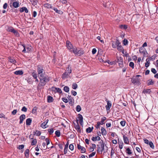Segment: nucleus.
Listing matches in <instances>:
<instances>
[{
	"label": "nucleus",
	"mask_w": 158,
	"mask_h": 158,
	"mask_svg": "<svg viewBox=\"0 0 158 158\" xmlns=\"http://www.w3.org/2000/svg\"><path fill=\"white\" fill-rule=\"evenodd\" d=\"M39 78L40 82L38 85V86L39 87L44 86L49 81V77L48 76L39 77Z\"/></svg>",
	"instance_id": "obj_1"
},
{
	"label": "nucleus",
	"mask_w": 158,
	"mask_h": 158,
	"mask_svg": "<svg viewBox=\"0 0 158 158\" xmlns=\"http://www.w3.org/2000/svg\"><path fill=\"white\" fill-rule=\"evenodd\" d=\"M73 53L75 54V56H80L83 55L84 52L83 50L82 49L79 50L77 48L75 47V49L73 50Z\"/></svg>",
	"instance_id": "obj_2"
},
{
	"label": "nucleus",
	"mask_w": 158,
	"mask_h": 158,
	"mask_svg": "<svg viewBox=\"0 0 158 158\" xmlns=\"http://www.w3.org/2000/svg\"><path fill=\"white\" fill-rule=\"evenodd\" d=\"M37 72L39 75V77H43L44 73V71L43 67L42 66L39 65L37 66Z\"/></svg>",
	"instance_id": "obj_3"
},
{
	"label": "nucleus",
	"mask_w": 158,
	"mask_h": 158,
	"mask_svg": "<svg viewBox=\"0 0 158 158\" xmlns=\"http://www.w3.org/2000/svg\"><path fill=\"white\" fill-rule=\"evenodd\" d=\"M66 45L69 51L70 52H73V50L74 49H75V48H73V46L71 42H70L69 41H67L66 42Z\"/></svg>",
	"instance_id": "obj_4"
},
{
	"label": "nucleus",
	"mask_w": 158,
	"mask_h": 158,
	"mask_svg": "<svg viewBox=\"0 0 158 158\" xmlns=\"http://www.w3.org/2000/svg\"><path fill=\"white\" fill-rule=\"evenodd\" d=\"M24 49L23 51V52L24 53L28 52L31 51V49L32 47L29 45H27L26 46L24 45H22Z\"/></svg>",
	"instance_id": "obj_5"
},
{
	"label": "nucleus",
	"mask_w": 158,
	"mask_h": 158,
	"mask_svg": "<svg viewBox=\"0 0 158 158\" xmlns=\"http://www.w3.org/2000/svg\"><path fill=\"white\" fill-rule=\"evenodd\" d=\"M132 83L134 84L139 85L140 84V79L137 77H133L131 80Z\"/></svg>",
	"instance_id": "obj_6"
},
{
	"label": "nucleus",
	"mask_w": 158,
	"mask_h": 158,
	"mask_svg": "<svg viewBox=\"0 0 158 158\" xmlns=\"http://www.w3.org/2000/svg\"><path fill=\"white\" fill-rule=\"evenodd\" d=\"M139 51L140 53L143 54L144 57L147 56L148 53L146 49L145 48H143L142 47L140 48L139 49Z\"/></svg>",
	"instance_id": "obj_7"
},
{
	"label": "nucleus",
	"mask_w": 158,
	"mask_h": 158,
	"mask_svg": "<svg viewBox=\"0 0 158 158\" xmlns=\"http://www.w3.org/2000/svg\"><path fill=\"white\" fill-rule=\"evenodd\" d=\"M119 44H121V43L119 42L118 40H116L115 42L112 41V46L113 48H116Z\"/></svg>",
	"instance_id": "obj_8"
},
{
	"label": "nucleus",
	"mask_w": 158,
	"mask_h": 158,
	"mask_svg": "<svg viewBox=\"0 0 158 158\" xmlns=\"http://www.w3.org/2000/svg\"><path fill=\"white\" fill-rule=\"evenodd\" d=\"M31 134L29 136V138L31 139H32L31 142V145L32 146L35 145L37 143V140L36 139H34L33 136L32 137V138H31Z\"/></svg>",
	"instance_id": "obj_9"
},
{
	"label": "nucleus",
	"mask_w": 158,
	"mask_h": 158,
	"mask_svg": "<svg viewBox=\"0 0 158 158\" xmlns=\"http://www.w3.org/2000/svg\"><path fill=\"white\" fill-rule=\"evenodd\" d=\"M77 147L78 149L81 150V153H84L85 152L86 149L84 147L81 146L79 144H77Z\"/></svg>",
	"instance_id": "obj_10"
},
{
	"label": "nucleus",
	"mask_w": 158,
	"mask_h": 158,
	"mask_svg": "<svg viewBox=\"0 0 158 158\" xmlns=\"http://www.w3.org/2000/svg\"><path fill=\"white\" fill-rule=\"evenodd\" d=\"M52 91L55 92V93L57 92L59 93H61L62 92L61 89L59 88L52 87Z\"/></svg>",
	"instance_id": "obj_11"
},
{
	"label": "nucleus",
	"mask_w": 158,
	"mask_h": 158,
	"mask_svg": "<svg viewBox=\"0 0 158 158\" xmlns=\"http://www.w3.org/2000/svg\"><path fill=\"white\" fill-rule=\"evenodd\" d=\"M107 103V105L106 106V110H109L111 107L112 104L111 102L110 101L106 100Z\"/></svg>",
	"instance_id": "obj_12"
},
{
	"label": "nucleus",
	"mask_w": 158,
	"mask_h": 158,
	"mask_svg": "<svg viewBox=\"0 0 158 158\" xmlns=\"http://www.w3.org/2000/svg\"><path fill=\"white\" fill-rule=\"evenodd\" d=\"M26 118V116L24 114H22L19 117V124H22L23 122V121Z\"/></svg>",
	"instance_id": "obj_13"
},
{
	"label": "nucleus",
	"mask_w": 158,
	"mask_h": 158,
	"mask_svg": "<svg viewBox=\"0 0 158 158\" xmlns=\"http://www.w3.org/2000/svg\"><path fill=\"white\" fill-rule=\"evenodd\" d=\"M69 74L67 72H65L62 76V78L63 79H65L66 78H68L69 76Z\"/></svg>",
	"instance_id": "obj_14"
},
{
	"label": "nucleus",
	"mask_w": 158,
	"mask_h": 158,
	"mask_svg": "<svg viewBox=\"0 0 158 158\" xmlns=\"http://www.w3.org/2000/svg\"><path fill=\"white\" fill-rule=\"evenodd\" d=\"M123 138L124 143L126 144H128L129 143V140L127 137L125 135H123Z\"/></svg>",
	"instance_id": "obj_15"
},
{
	"label": "nucleus",
	"mask_w": 158,
	"mask_h": 158,
	"mask_svg": "<svg viewBox=\"0 0 158 158\" xmlns=\"http://www.w3.org/2000/svg\"><path fill=\"white\" fill-rule=\"evenodd\" d=\"M78 116V118L80 121V123L82 125L83 123V117L80 114H79Z\"/></svg>",
	"instance_id": "obj_16"
},
{
	"label": "nucleus",
	"mask_w": 158,
	"mask_h": 158,
	"mask_svg": "<svg viewBox=\"0 0 158 158\" xmlns=\"http://www.w3.org/2000/svg\"><path fill=\"white\" fill-rule=\"evenodd\" d=\"M33 133L34 135H36L37 136H40L41 134V132L40 131L38 130H35V131H34Z\"/></svg>",
	"instance_id": "obj_17"
},
{
	"label": "nucleus",
	"mask_w": 158,
	"mask_h": 158,
	"mask_svg": "<svg viewBox=\"0 0 158 158\" xmlns=\"http://www.w3.org/2000/svg\"><path fill=\"white\" fill-rule=\"evenodd\" d=\"M100 138L97 135L95 137H93L91 139L93 141H95L97 140H100Z\"/></svg>",
	"instance_id": "obj_18"
},
{
	"label": "nucleus",
	"mask_w": 158,
	"mask_h": 158,
	"mask_svg": "<svg viewBox=\"0 0 158 158\" xmlns=\"http://www.w3.org/2000/svg\"><path fill=\"white\" fill-rule=\"evenodd\" d=\"M78 120H77V125L75 126V128L77 131L78 132H80L81 130L80 129V127L78 123Z\"/></svg>",
	"instance_id": "obj_19"
},
{
	"label": "nucleus",
	"mask_w": 158,
	"mask_h": 158,
	"mask_svg": "<svg viewBox=\"0 0 158 158\" xmlns=\"http://www.w3.org/2000/svg\"><path fill=\"white\" fill-rule=\"evenodd\" d=\"M31 119L30 118H28L26 120V124L27 125L29 126L31 124Z\"/></svg>",
	"instance_id": "obj_20"
},
{
	"label": "nucleus",
	"mask_w": 158,
	"mask_h": 158,
	"mask_svg": "<svg viewBox=\"0 0 158 158\" xmlns=\"http://www.w3.org/2000/svg\"><path fill=\"white\" fill-rule=\"evenodd\" d=\"M9 61L10 62L13 64H15L16 62V60L12 57H10L9 58Z\"/></svg>",
	"instance_id": "obj_21"
},
{
	"label": "nucleus",
	"mask_w": 158,
	"mask_h": 158,
	"mask_svg": "<svg viewBox=\"0 0 158 158\" xmlns=\"http://www.w3.org/2000/svg\"><path fill=\"white\" fill-rule=\"evenodd\" d=\"M101 131L102 135H105L106 134V131L103 127L101 128Z\"/></svg>",
	"instance_id": "obj_22"
},
{
	"label": "nucleus",
	"mask_w": 158,
	"mask_h": 158,
	"mask_svg": "<svg viewBox=\"0 0 158 158\" xmlns=\"http://www.w3.org/2000/svg\"><path fill=\"white\" fill-rule=\"evenodd\" d=\"M44 6L45 7L47 8L48 9L52 8V5L51 4L48 3H46L44 4Z\"/></svg>",
	"instance_id": "obj_23"
},
{
	"label": "nucleus",
	"mask_w": 158,
	"mask_h": 158,
	"mask_svg": "<svg viewBox=\"0 0 158 158\" xmlns=\"http://www.w3.org/2000/svg\"><path fill=\"white\" fill-rule=\"evenodd\" d=\"M14 73L17 75H22L23 74V72L22 70H18L15 71Z\"/></svg>",
	"instance_id": "obj_24"
},
{
	"label": "nucleus",
	"mask_w": 158,
	"mask_h": 158,
	"mask_svg": "<svg viewBox=\"0 0 158 158\" xmlns=\"http://www.w3.org/2000/svg\"><path fill=\"white\" fill-rule=\"evenodd\" d=\"M14 28L11 27H8L6 28V30L7 31L13 32L14 30Z\"/></svg>",
	"instance_id": "obj_25"
},
{
	"label": "nucleus",
	"mask_w": 158,
	"mask_h": 158,
	"mask_svg": "<svg viewBox=\"0 0 158 158\" xmlns=\"http://www.w3.org/2000/svg\"><path fill=\"white\" fill-rule=\"evenodd\" d=\"M65 72H67V73L69 74L71 73L72 72L71 69V68L70 67L69 65L68 67L66 68Z\"/></svg>",
	"instance_id": "obj_26"
},
{
	"label": "nucleus",
	"mask_w": 158,
	"mask_h": 158,
	"mask_svg": "<svg viewBox=\"0 0 158 158\" xmlns=\"http://www.w3.org/2000/svg\"><path fill=\"white\" fill-rule=\"evenodd\" d=\"M151 92V91L150 89H144L143 91V93L146 94H149Z\"/></svg>",
	"instance_id": "obj_27"
},
{
	"label": "nucleus",
	"mask_w": 158,
	"mask_h": 158,
	"mask_svg": "<svg viewBox=\"0 0 158 158\" xmlns=\"http://www.w3.org/2000/svg\"><path fill=\"white\" fill-rule=\"evenodd\" d=\"M68 98L69 101V103L72 104L73 102L72 97L71 96L69 95L68 97Z\"/></svg>",
	"instance_id": "obj_28"
},
{
	"label": "nucleus",
	"mask_w": 158,
	"mask_h": 158,
	"mask_svg": "<svg viewBox=\"0 0 158 158\" xmlns=\"http://www.w3.org/2000/svg\"><path fill=\"white\" fill-rule=\"evenodd\" d=\"M19 2H14L13 3V6L15 8L18 7L19 6Z\"/></svg>",
	"instance_id": "obj_29"
},
{
	"label": "nucleus",
	"mask_w": 158,
	"mask_h": 158,
	"mask_svg": "<svg viewBox=\"0 0 158 158\" xmlns=\"http://www.w3.org/2000/svg\"><path fill=\"white\" fill-rule=\"evenodd\" d=\"M29 149H27L24 152V154L25 157L28 158L29 156Z\"/></svg>",
	"instance_id": "obj_30"
},
{
	"label": "nucleus",
	"mask_w": 158,
	"mask_h": 158,
	"mask_svg": "<svg viewBox=\"0 0 158 158\" xmlns=\"http://www.w3.org/2000/svg\"><path fill=\"white\" fill-rule=\"evenodd\" d=\"M97 152L98 153L102 154V151L101 149V147L98 145H97Z\"/></svg>",
	"instance_id": "obj_31"
},
{
	"label": "nucleus",
	"mask_w": 158,
	"mask_h": 158,
	"mask_svg": "<svg viewBox=\"0 0 158 158\" xmlns=\"http://www.w3.org/2000/svg\"><path fill=\"white\" fill-rule=\"evenodd\" d=\"M154 83V81L152 80H149L147 81V85H153Z\"/></svg>",
	"instance_id": "obj_32"
},
{
	"label": "nucleus",
	"mask_w": 158,
	"mask_h": 158,
	"mask_svg": "<svg viewBox=\"0 0 158 158\" xmlns=\"http://www.w3.org/2000/svg\"><path fill=\"white\" fill-rule=\"evenodd\" d=\"M33 5L35 6L37 5L38 2L37 0H32L31 1Z\"/></svg>",
	"instance_id": "obj_33"
},
{
	"label": "nucleus",
	"mask_w": 158,
	"mask_h": 158,
	"mask_svg": "<svg viewBox=\"0 0 158 158\" xmlns=\"http://www.w3.org/2000/svg\"><path fill=\"white\" fill-rule=\"evenodd\" d=\"M53 9L57 13L62 14L63 13V12L62 11L59 10H58L57 8H53Z\"/></svg>",
	"instance_id": "obj_34"
},
{
	"label": "nucleus",
	"mask_w": 158,
	"mask_h": 158,
	"mask_svg": "<svg viewBox=\"0 0 158 158\" xmlns=\"http://www.w3.org/2000/svg\"><path fill=\"white\" fill-rule=\"evenodd\" d=\"M53 98L52 96H48V102H53Z\"/></svg>",
	"instance_id": "obj_35"
},
{
	"label": "nucleus",
	"mask_w": 158,
	"mask_h": 158,
	"mask_svg": "<svg viewBox=\"0 0 158 158\" xmlns=\"http://www.w3.org/2000/svg\"><path fill=\"white\" fill-rule=\"evenodd\" d=\"M106 119V118L105 117H103L101 118V120L100 122V123L101 125H103L104 124V122L105 121V120Z\"/></svg>",
	"instance_id": "obj_36"
},
{
	"label": "nucleus",
	"mask_w": 158,
	"mask_h": 158,
	"mask_svg": "<svg viewBox=\"0 0 158 158\" xmlns=\"http://www.w3.org/2000/svg\"><path fill=\"white\" fill-rule=\"evenodd\" d=\"M15 35L17 37H19L20 35L19 33L18 32V31L15 30H14L13 32Z\"/></svg>",
	"instance_id": "obj_37"
},
{
	"label": "nucleus",
	"mask_w": 158,
	"mask_h": 158,
	"mask_svg": "<svg viewBox=\"0 0 158 158\" xmlns=\"http://www.w3.org/2000/svg\"><path fill=\"white\" fill-rule=\"evenodd\" d=\"M100 146L101 147V148L102 150V152H103V151L104 153H106L107 152V149H106V150L104 149V147H105L104 145H101Z\"/></svg>",
	"instance_id": "obj_38"
},
{
	"label": "nucleus",
	"mask_w": 158,
	"mask_h": 158,
	"mask_svg": "<svg viewBox=\"0 0 158 158\" xmlns=\"http://www.w3.org/2000/svg\"><path fill=\"white\" fill-rule=\"evenodd\" d=\"M117 49L118 51H122L123 50V48L122 46L121 45V44H119L117 46Z\"/></svg>",
	"instance_id": "obj_39"
},
{
	"label": "nucleus",
	"mask_w": 158,
	"mask_h": 158,
	"mask_svg": "<svg viewBox=\"0 0 158 158\" xmlns=\"http://www.w3.org/2000/svg\"><path fill=\"white\" fill-rule=\"evenodd\" d=\"M93 129V127H92V128H91L90 127H89L86 129V131L87 133H90L92 131Z\"/></svg>",
	"instance_id": "obj_40"
},
{
	"label": "nucleus",
	"mask_w": 158,
	"mask_h": 158,
	"mask_svg": "<svg viewBox=\"0 0 158 158\" xmlns=\"http://www.w3.org/2000/svg\"><path fill=\"white\" fill-rule=\"evenodd\" d=\"M148 144L149 145L150 147L152 149H154V145L152 141H149V143Z\"/></svg>",
	"instance_id": "obj_41"
},
{
	"label": "nucleus",
	"mask_w": 158,
	"mask_h": 158,
	"mask_svg": "<svg viewBox=\"0 0 158 158\" xmlns=\"http://www.w3.org/2000/svg\"><path fill=\"white\" fill-rule=\"evenodd\" d=\"M72 87L73 89H76L77 87V85L75 83H73L72 85Z\"/></svg>",
	"instance_id": "obj_42"
},
{
	"label": "nucleus",
	"mask_w": 158,
	"mask_h": 158,
	"mask_svg": "<svg viewBox=\"0 0 158 158\" xmlns=\"http://www.w3.org/2000/svg\"><path fill=\"white\" fill-rule=\"evenodd\" d=\"M64 90L66 92H68L69 90V88L67 86H65L64 87Z\"/></svg>",
	"instance_id": "obj_43"
},
{
	"label": "nucleus",
	"mask_w": 158,
	"mask_h": 158,
	"mask_svg": "<svg viewBox=\"0 0 158 158\" xmlns=\"http://www.w3.org/2000/svg\"><path fill=\"white\" fill-rule=\"evenodd\" d=\"M81 110V108L80 106V105L77 106L76 107V111L78 112H79Z\"/></svg>",
	"instance_id": "obj_44"
},
{
	"label": "nucleus",
	"mask_w": 158,
	"mask_h": 158,
	"mask_svg": "<svg viewBox=\"0 0 158 158\" xmlns=\"http://www.w3.org/2000/svg\"><path fill=\"white\" fill-rule=\"evenodd\" d=\"M126 153L128 155H131L132 153L131 150L129 148H127L126 149Z\"/></svg>",
	"instance_id": "obj_45"
},
{
	"label": "nucleus",
	"mask_w": 158,
	"mask_h": 158,
	"mask_svg": "<svg viewBox=\"0 0 158 158\" xmlns=\"http://www.w3.org/2000/svg\"><path fill=\"white\" fill-rule=\"evenodd\" d=\"M129 65L132 69H133L134 68V63L132 62H130Z\"/></svg>",
	"instance_id": "obj_46"
},
{
	"label": "nucleus",
	"mask_w": 158,
	"mask_h": 158,
	"mask_svg": "<svg viewBox=\"0 0 158 158\" xmlns=\"http://www.w3.org/2000/svg\"><path fill=\"white\" fill-rule=\"evenodd\" d=\"M120 27L122 29H126L127 28V26L126 25H122L120 26Z\"/></svg>",
	"instance_id": "obj_47"
},
{
	"label": "nucleus",
	"mask_w": 158,
	"mask_h": 158,
	"mask_svg": "<svg viewBox=\"0 0 158 158\" xmlns=\"http://www.w3.org/2000/svg\"><path fill=\"white\" fill-rule=\"evenodd\" d=\"M47 124L44 122L42 123L41 125V127L43 128H45L46 127Z\"/></svg>",
	"instance_id": "obj_48"
},
{
	"label": "nucleus",
	"mask_w": 158,
	"mask_h": 158,
	"mask_svg": "<svg viewBox=\"0 0 158 158\" xmlns=\"http://www.w3.org/2000/svg\"><path fill=\"white\" fill-rule=\"evenodd\" d=\"M55 134L58 137H59L60 136V132L59 131L57 130L55 132Z\"/></svg>",
	"instance_id": "obj_49"
},
{
	"label": "nucleus",
	"mask_w": 158,
	"mask_h": 158,
	"mask_svg": "<svg viewBox=\"0 0 158 158\" xmlns=\"http://www.w3.org/2000/svg\"><path fill=\"white\" fill-rule=\"evenodd\" d=\"M32 76L35 79H36L37 77V74L35 72H33L32 73Z\"/></svg>",
	"instance_id": "obj_50"
},
{
	"label": "nucleus",
	"mask_w": 158,
	"mask_h": 158,
	"mask_svg": "<svg viewBox=\"0 0 158 158\" xmlns=\"http://www.w3.org/2000/svg\"><path fill=\"white\" fill-rule=\"evenodd\" d=\"M146 62L145 63V66L147 68L149 65L150 62L148 60L147 61V59L146 60Z\"/></svg>",
	"instance_id": "obj_51"
},
{
	"label": "nucleus",
	"mask_w": 158,
	"mask_h": 158,
	"mask_svg": "<svg viewBox=\"0 0 158 158\" xmlns=\"http://www.w3.org/2000/svg\"><path fill=\"white\" fill-rule=\"evenodd\" d=\"M117 62H120V61L123 60V59L120 56L117 57Z\"/></svg>",
	"instance_id": "obj_52"
},
{
	"label": "nucleus",
	"mask_w": 158,
	"mask_h": 158,
	"mask_svg": "<svg viewBox=\"0 0 158 158\" xmlns=\"http://www.w3.org/2000/svg\"><path fill=\"white\" fill-rule=\"evenodd\" d=\"M128 40L126 39H125L123 41V44L124 45H126L128 44Z\"/></svg>",
	"instance_id": "obj_53"
},
{
	"label": "nucleus",
	"mask_w": 158,
	"mask_h": 158,
	"mask_svg": "<svg viewBox=\"0 0 158 158\" xmlns=\"http://www.w3.org/2000/svg\"><path fill=\"white\" fill-rule=\"evenodd\" d=\"M100 124L99 122H97V124L95 125V127L96 129H98L100 128Z\"/></svg>",
	"instance_id": "obj_54"
},
{
	"label": "nucleus",
	"mask_w": 158,
	"mask_h": 158,
	"mask_svg": "<svg viewBox=\"0 0 158 158\" xmlns=\"http://www.w3.org/2000/svg\"><path fill=\"white\" fill-rule=\"evenodd\" d=\"M119 67L121 68L123 67V60L118 62Z\"/></svg>",
	"instance_id": "obj_55"
},
{
	"label": "nucleus",
	"mask_w": 158,
	"mask_h": 158,
	"mask_svg": "<svg viewBox=\"0 0 158 158\" xmlns=\"http://www.w3.org/2000/svg\"><path fill=\"white\" fill-rule=\"evenodd\" d=\"M69 148L71 150L73 151L74 149L73 145L72 144H70L69 145Z\"/></svg>",
	"instance_id": "obj_56"
},
{
	"label": "nucleus",
	"mask_w": 158,
	"mask_h": 158,
	"mask_svg": "<svg viewBox=\"0 0 158 158\" xmlns=\"http://www.w3.org/2000/svg\"><path fill=\"white\" fill-rule=\"evenodd\" d=\"M125 123L126 122L125 121H122L120 122V124L122 127H124L125 126Z\"/></svg>",
	"instance_id": "obj_57"
},
{
	"label": "nucleus",
	"mask_w": 158,
	"mask_h": 158,
	"mask_svg": "<svg viewBox=\"0 0 158 158\" xmlns=\"http://www.w3.org/2000/svg\"><path fill=\"white\" fill-rule=\"evenodd\" d=\"M48 131L50 135L52 134L54 132L52 128L49 129L48 130Z\"/></svg>",
	"instance_id": "obj_58"
},
{
	"label": "nucleus",
	"mask_w": 158,
	"mask_h": 158,
	"mask_svg": "<svg viewBox=\"0 0 158 158\" xmlns=\"http://www.w3.org/2000/svg\"><path fill=\"white\" fill-rule=\"evenodd\" d=\"M37 109V107H34V108L32 109V112L33 113H34V114L36 112Z\"/></svg>",
	"instance_id": "obj_59"
},
{
	"label": "nucleus",
	"mask_w": 158,
	"mask_h": 158,
	"mask_svg": "<svg viewBox=\"0 0 158 158\" xmlns=\"http://www.w3.org/2000/svg\"><path fill=\"white\" fill-rule=\"evenodd\" d=\"M95 153H96L95 152H92L89 155V157L90 158V157H93L95 155Z\"/></svg>",
	"instance_id": "obj_60"
},
{
	"label": "nucleus",
	"mask_w": 158,
	"mask_h": 158,
	"mask_svg": "<svg viewBox=\"0 0 158 158\" xmlns=\"http://www.w3.org/2000/svg\"><path fill=\"white\" fill-rule=\"evenodd\" d=\"M27 110V108L25 106H23L22 107L21 109V111H22L26 112Z\"/></svg>",
	"instance_id": "obj_61"
},
{
	"label": "nucleus",
	"mask_w": 158,
	"mask_h": 158,
	"mask_svg": "<svg viewBox=\"0 0 158 158\" xmlns=\"http://www.w3.org/2000/svg\"><path fill=\"white\" fill-rule=\"evenodd\" d=\"M61 99L63 102L66 103H67L68 102V99L66 98H63Z\"/></svg>",
	"instance_id": "obj_62"
},
{
	"label": "nucleus",
	"mask_w": 158,
	"mask_h": 158,
	"mask_svg": "<svg viewBox=\"0 0 158 158\" xmlns=\"http://www.w3.org/2000/svg\"><path fill=\"white\" fill-rule=\"evenodd\" d=\"M151 71L154 74H156L157 72L156 70L155 69L153 68L151 69Z\"/></svg>",
	"instance_id": "obj_63"
},
{
	"label": "nucleus",
	"mask_w": 158,
	"mask_h": 158,
	"mask_svg": "<svg viewBox=\"0 0 158 158\" xmlns=\"http://www.w3.org/2000/svg\"><path fill=\"white\" fill-rule=\"evenodd\" d=\"M17 111L16 110H14L11 112V114L13 115H15L17 113Z\"/></svg>",
	"instance_id": "obj_64"
}]
</instances>
